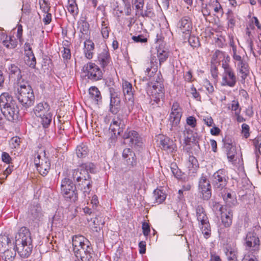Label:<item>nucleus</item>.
<instances>
[{
  "mask_svg": "<svg viewBox=\"0 0 261 261\" xmlns=\"http://www.w3.org/2000/svg\"><path fill=\"white\" fill-rule=\"evenodd\" d=\"M98 61L101 67L105 69L111 61V58L108 51L104 49L99 54L98 56Z\"/></svg>",
  "mask_w": 261,
  "mask_h": 261,
  "instance_id": "nucleus-27",
  "label": "nucleus"
},
{
  "mask_svg": "<svg viewBox=\"0 0 261 261\" xmlns=\"http://www.w3.org/2000/svg\"><path fill=\"white\" fill-rule=\"evenodd\" d=\"M122 157L128 166L132 167L136 165L135 154L130 149H124L122 153Z\"/></svg>",
  "mask_w": 261,
  "mask_h": 261,
  "instance_id": "nucleus-19",
  "label": "nucleus"
},
{
  "mask_svg": "<svg viewBox=\"0 0 261 261\" xmlns=\"http://www.w3.org/2000/svg\"><path fill=\"white\" fill-rule=\"evenodd\" d=\"M61 193L67 200L75 201L77 199V193L76 187L71 180L64 178L61 184Z\"/></svg>",
  "mask_w": 261,
  "mask_h": 261,
  "instance_id": "nucleus-6",
  "label": "nucleus"
},
{
  "mask_svg": "<svg viewBox=\"0 0 261 261\" xmlns=\"http://www.w3.org/2000/svg\"><path fill=\"white\" fill-rule=\"evenodd\" d=\"M93 225H94V230L96 232H98L101 229L100 225H103L105 222L102 221L101 220H98V218L96 217L93 221Z\"/></svg>",
  "mask_w": 261,
  "mask_h": 261,
  "instance_id": "nucleus-48",
  "label": "nucleus"
},
{
  "mask_svg": "<svg viewBox=\"0 0 261 261\" xmlns=\"http://www.w3.org/2000/svg\"><path fill=\"white\" fill-rule=\"evenodd\" d=\"M88 153V148L85 145L78 146L76 149V153L79 158H84Z\"/></svg>",
  "mask_w": 261,
  "mask_h": 261,
  "instance_id": "nucleus-42",
  "label": "nucleus"
},
{
  "mask_svg": "<svg viewBox=\"0 0 261 261\" xmlns=\"http://www.w3.org/2000/svg\"><path fill=\"white\" fill-rule=\"evenodd\" d=\"M15 247L19 255L23 258L28 257L31 253L33 245L31 233L25 227H21L15 236Z\"/></svg>",
  "mask_w": 261,
  "mask_h": 261,
  "instance_id": "nucleus-1",
  "label": "nucleus"
},
{
  "mask_svg": "<svg viewBox=\"0 0 261 261\" xmlns=\"http://www.w3.org/2000/svg\"><path fill=\"white\" fill-rule=\"evenodd\" d=\"M201 225H202L201 230L204 237L206 239L210 237L211 234V229L208 221L201 223Z\"/></svg>",
  "mask_w": 261,
  "mask_h": 261,
  "instance_id": "nucleus-40",
  "label": "nucleus"
},
{
  "mask_svg": "<svg viewBox=\"0 0 261 261\" xmlns=\"http://www.w3.org/2000/svg\"><path fill=\"white\" fill-rule=\"evenodd\" d=\"M188 42L193 47H198L200 46L199 38L195 36L190 35Z\"/></svg>",
  "mask_w": 261,
  "mask_h": 261,
  "instance_id": "nucleus-47",
  "label": "nucleus"
},
{
  "mask_svg": "<svg viewBox=\"0 0 261 261\" xmlns=\"http://www.w3.org/2000/svg\"><path fill=\"white\" fill-rule=\"evenodd\" d=\"M83 70L86 73L87 78L92 81H97L102 78V73L98 66L95 63H89L84 65Z\"/></svg>",
  "mask_w": 261,
  "mask_h": 261,
  "instance_id": "nucleus-10",
  "label": "nucleus"
},
{
  "mask_svg": "<svg viewBox=\"0 0 261 261\" xmlns=\"http://www.w3.org/2000/svg\"><path fill=\"white\" fill-rule=\"evenodd\" d=\"M68 125L69 123L68 122L60 124L58 126V133L62 135H63L64 134H66L65 132V127Z\"/></svg>",
  "mask_w": 261,
  "mask_h": 261,
  "instance_id": "nucleus-63",
  "label": "nucleus"
},
{
  "mask_svg": "<svg viewBox=\"0 0 261 261\" xmlns=\"http://www.w3.org/2000/svg\"><path fill=\"white\" fill-rule=\"evenodd\" d=\"M225 253L227 256L228 260L234 259L237 258V251L231 248H226Z\"/></svg>",
  "mask_w": 261,
  "mask_h": 261,
  "instance_id": "nucleus-45",
  "label": "nucleus"
},
{
  "mask_svg": "<svg viewBox=\"0 0 261 261\" xmlns=\"http://www.w3.org/2000/svg\"><path fill=\"white\" fill-rule=\"evenodd\" d=\"M132 39L135 42H140V43H144L146 42L147 41V39L145 38L142 35H140L137 36H133L132 37Z\"/></svg>",
  "mask_w": 261,
  "mask_h": 261,
  "instance_id": "nucleus-55",
  "label": "nucleus"
},
{
  "mask_svg": "<svg viewBox=\"0 0 261 261\" xmlns=\"http://www.w3.org/2000/svg\"><path fill=\"white\" fill-rule=\"evenodd\" d=\"M79 29L81 33L80 37L81 39H87L89 35V24L85 20H81L79 22Z\"/></svg>",
  "mask_w": 261,
  "mask_h": 261,
  "instance_id": "nucleus-25",
  "label": "nucleus"
},
{
  "mask_svg": "<svg viewBox=\"0 0 261 261\" xmlns=\"http://www.w3.org/2000/svg\"><path fill=\"white\" fill-rule=\"evenodd\" d=\"M63 50L61 51L62 56L64 59L69 60L71 58V53L69 48L63 47Z\"/></svg>",
  "mask_w": 261,
  "mask_h": 261,
  "instance_id": "nucleus-53",
  "label": "nucleus"
},
{
  "mask_svg": "<svg viewBox=\"0 0 261 261\" xmlns=\"http://www.w3.org/2000/svg\"><path fill=\"white\" fill-rule=\"evenodd\" d=\"M186 121L187 123L192 128H194L196 126V119L193 116L188 117Z\"/></svg>",
  "mask_w": 261,
  "mask_h": 261,
  "instance_id": "nucleus-59",
  "label": "nucleus"
},
{
  "mask_svg": "<svg viewBox=\"0 0 261 261\" xmlns=\"http://www.w3.org/2000/svg\"><path fill=\"white\" fill-rule=\"evenodd\" d=\"M7 71L10 80L14 82L15 86L27 82L22 78V71L18 64L11 63L8 65Z\"/></svg>",
  "mask_w": 261,
  "mask_h": 261,
  "instance_id": "nucleus-7",
  "label": "nucleus"
},
{
  "mask_svg": "<svg viewBox=\"0 0 261 261\" xmlns=\"http://www.w3.org/2000/svg\"><path fill=\"white\" fill-rule=\"evenodd\" d=\"M124 4L125 13L127 16H129L131 14L130 4L128 0H123Z\"/></svg>",
  "mask_w": 261,
  "mask_h": 261,
  "instance_id": "nucleus-58",
  "label": "nucleus"
},
{
  "mask_svg": "<svg viewBox=\"0 0 261 261\" xmlns=\"http://www.w3.org/2000/svg\"><path fill=\"white\" fill-rule=\"evenodd\" d=\"M34 112L38 118L50 112V108L47 102H41L35 107Z\"/></svg>",
  "mask_w": 261,
  "mask_h": 261,
  "instance_id": "nucleus-20",
  "label": "nucleus"
},
{
  "mask_svg": "<svg viewBox=\"0 0 261 261\" xmlns=\"http://www.w3.org/2000/svg\"><path fill=\"white\" fill-rule=\"evenodd\" d=\"M232 212L229 211L227 212L222 213L221 220L222 223L226 227H229L232 223Z\"/></svg>",
  "mask_w": 261,
  "mask_h": 261,
  "instance_id": "nucleus-33",
  "label": "nucleus"
},
{
  "mask_svg": "<svg viewBox=\"0 0 261 261\" xmlns=\"http://www.w3.org/2000/svg\"><path fill=\"white\" fill-rule=\"evenodd\" d=\"M24 51L26 54L29 59L31 58V63H29L30 67L34 68L36 65V59L33 53L32 48L30 43H25L24 44Z\"/></svg>",
  "mask_w": 261,
  "mask_h": 261,
  "instance_id": "nucleus-29",
  "label": "nucleus"
},
{
  "mask_svg": "<svg viewBox=\"0 0 261 261\" xmlns=\"http://www.w3.org/2000/svg\"><path fill=\"white\" fill-rule=\"evenodd\" d=\"M245 244L248 249L258 251L259 249L260 241L255 232H249L246 235Z\"/></svg>",
  "mask_w": 261,
  "mask_h": 261,
  "instance_id": "nucleus-16",
  "label": "nucleus"
},
{
  "mask_svg": "<svg viewBox=\"0 0 261 261\" xmlns=\"http://www.w3.org/2000/svg\"><path fill=\"white\" fill-rule=\"evenodd\" d=\"M120 98L115 93L111 94V100L110 104V110L114 114H117L120 108Z\"/></svg>",
  "mask_w": 261,
  "mask_h": 261,
  "instance_id": "nucleus-23",
  "label": "nucleus"
},
{
  "mask_svg": "<svg viewBox=\"0 0 261 261\" xmlns=\"http://www.w3.org/2000/svg\"><path fill=\"white\" fill-rule=\"evenodd\" d=\"M242 133L245 138H247L249 136V126L248 124L244 123L242 125Z\"/></svg>",
  "mask_w": 261,
  "mask_h": 261,
  "instance_id": "nucleus-57",
  "label": "nucleus"
},
{
  "mask_svg": "<svg viewBox=\"0 0 261 261\" xmlns=\"http://www.w3.org/2000/svg\"><path fill=\"white\" fill-rule=\"evenodd\" d=\"M178 26L182 33L189 34L192 29V23L189 17L185 16L179 20Z\"/></svg>",
  "mask_w": 261,
  "mask_h": 261,
  "instance_id": "nucleus-21",
  "label": "nucleus"
},
{
  "mask_svg": "<svg viewBox=\"0 0 261 261\" xmlns=\"http://www.w3.org/2000/svg\"><path fill=\"white\" fill-rule=\"evenodd\" d=\"M122 90L125 100L127 103L129 110L133 109L134 105L135 90L132 84L127 81L122 82Z\"/></svg>",
  "mask_w": 261,
  "mask_h": 261,
  "instance_id": "nucleus-12",
  "label": "nucleus"
},
{
  "mask_svg": "<svg viewBox=\"0 0 261 261\" xmlns=\"http://www.w3.org/2000/svg\"><path fill=\"white\" fill-rule=\"evenodd\" d=\"M28 222L34 227H38L39 222L43 219V214L40 206L33 204L30 206L28 213Z\"/></svg>",
  "mask_w": 261,
  "mask_h": 261,
  "instance_id": "nucleus-8",
  "label": "nucleus"
},
{
  "mask_svg": "<svg viewBox=\"0 0 261 261\" xmlns=\"http://www.w3.org/2000/svg\"><path fill=\"white\" fill-rule=\"evenodd\" d=\"M3 44L7 48L13 49L17 45V41L14 36H10L9 39L4 40Z\"/></svg>",
  "mask_w": 261,
  "mask_h": 261,
  "instance_id": "nucleus-38",
  "label": "nucleus"
},
{
  "mask_svg": "<svg viewBox=\"0 0 261 261\" xmlns=\"http://www.w3.org/2000/svg\"><path fill=\"white\" fill-rule=\"evenodd\" d=\"M122 137L124 140V143L131 146L140 147L142 144L138 133L135 130H127L124 132Z\"/></svg>",
  "mask_w": 261,
  "mask_h": 261,
  "instance_id": "nucleus-14",
  "label": "nucleus"
},
{
  "mask_svg": "<svg viewBox=\"0 0 261 261\" xmlns=\"http://www.w3.org/2000/svg\"><path fill=\"white\" fill-rule=\"evenodd\" d=\"M170 168L173 175L178 179L181 178L182 172L178 168L177 165L175 163H172L171 164Z\"/></svg>",
  "mask_w": 261,
  "mask_h": 261,
  "instance_id": "nucleus-43",
  "label": "nucleus"
},
{
  "mask_svg": "<svg viewBox=\"0 0 261 261\" xmlns=\"http://www.w3.org/2000/svg\"><path fill=\"white\" fill-rule=\"evenodd\" d=\"M218 58L220 59L226 58V60L224 61H222V67L224 69L222 85L223 86H228L231 87H234L237 83V77L232 68L227 63V61H228L229 59V56L227 55L226 57L224 53L217 50L213 55V59L215 60Z\"/></svg>",
  "mask_w": 261,
  "mask_h": 261,
  "instance_id": "nucleus-4",
  "label": "nucleus"
},
{
  "mask_svg": "<svg viewBox=\"0 0 261 261\" xmlns=\"http://www.w3.org/2000/svg\"><path fill=\"white\" fill-rule=\"evenodd\" d=\"M215 188L219 190H222L227 185L228 177L227 176V172L222 169L218 170L213 175Z\"/></svg>",
  "mask_w": 261,
  "mask_h": 261,
  "instance_id": "nucleus-13",
  "label": "nucleus"
},
{
  "mask_svg": "<svg viewBox=\"0 0 261 261\" xmlns=\"http://www.w3.org/2000/svg\"><path fill=\"white\" fill-rule=\"evenodd\" d=\"M84 42V54L88 59H91L93 57V50L94 48V44L92 41L88 39H85Z\"/></svg>",
  "mask_w": 261,
  "mask_h": 261,
  "instance_id": "nucleus-28",
  "label": "nucleus"
},
{
  "mask_svg": "<svg viewBox=\"0 0 261 261\" xmlns=\"http://www.w3.org/2000/svg\"><path fill=\"white\" fill-rule=\"evenodd\" d=\"M40 9L45 13H48L49 12V11L50 10V8L48 3L45 0H43L42 3L40 2Z\"/></svg>",
  "mask_w": 261,
  "mask_h": 261,
  "instance_id": "nucleus-52",
  "label": "nucleus"
},
{
  "mask_svg": "<svg viewBox=\"0 0 261 261\" xmlns=\"http://www.w3.org/2000/svg\"><path fill=\"white\" fill-rule=\"evenodd\" d=\"M159 142L161 148L167 151L168 153L173 152L176 147L172 140L163 135L159 137Z\"/></svg>",
  "mask_w": 261,
  "mask_h": 261,
  "instance_id": "nucleus-18",
  "label": "nucleus"
},
{
  "mask_svg": "<svg viewBox=\"0 0 261 261\" xmlns=\"http://www.w3.org/2000/svg\"><path fill=\"white\" fill-rule=\"evenodd\" d=\"M223 142L224 144V147L226 149V151L230 150L232 147V141L229 138L225 137L223 139Z\"/></svg>",
  "mask_w": 261,
  "mask_h": 261,
  "instance_id": "nucleus-51",
  "label": "nucleus"
},
{
  "mask_svg": "<svg viewBox=\"0 0 261 261\" xmlns=\"http://www.w3.org/2000/svg\"><path fill=\"white\" fill-rule=\"evenodd\" d=\"M72 246L73 252L77 251L85 245V243L87 244L89 241L82 235H75L72 237Z\"/></svg>",
  "mask_w": 261,
  "mask_h": 261,
  "instance_id": "nucleus-22",
  "label": "nucleus"
},
{
  "mask_svg": "<svg viewBox=\"0 0 261 261\" xmlns=\"http://www.w3.org/2000/svg\"><path fill=\"white\" fill-rule=\"evenodd\" d=\"M101 34L104 38H107L109 37V32L108 27L105 21L102 22Z\"/></svg>",
  "mask_w": 261,
  "mask_h": 261,
  "instance_id": "nucleus-54",
  "label": "nucleus"
},
{
  "mask_svg": "<svg viewBox=\"0 0 261 261\" xmlns=\"http://www.w3.org/2000/svg\"><path fill=\"white\" fill-rule=\"evenodd\" d=\"M199 190L201 193L203 200H208L212 196L211 186L209 180L204 176H202L199 181Z\"/></svg>",
  "mask_w": 261,
  "mask_h": 261,
  "instance_id": "nucleus-15",
  "label": "nucleus"
},
{
  "mask_svg": "<svg viewBox=\"0 0 261 261\" xmlns=\"http://www.w3.org/2000/svg\"><path fill=\"white\" fill-rule=\"evenodd\" d=\"M227 19L228 20V25L230 28H232L236 24V20L232 11L231 10H229L227 13Z\"/></svg>",
  "mask_w": 261,
  "mask_h": 261,
  "instance_id": "nucleus-46",
  "label": "nucleus"
},
{
  "mask_svg": "<svg viewBox=\"0 0 261 261\" xmlns=\"http://www.w3.org/2000/svg\"><path fill=\"white\" fill-rule=\"evenodd\" d=\"M68 4L67 6L68 12L73 16L77 15L78 13V8L75 0H68Z\"/></svg>",
  "mask_w": 261,
  "mask_h": 261,
  "instance_id": "nucleus-39",
  "label": "nucleus"
},
{
  "mask_svg": "<svg viewBox=\"0 0 261 261\" xmlns=\"http://www.w3.org/2000/svg\"><path fill=\"white\" fill-rule=\"evenodd\" d=\"M204 86L205 87L206 90L210 93H212L214 91V88L212 84L209 81L205 80L204 83Z\"/></svg>",
  "mask_w": 261,
  "mask_h": 261,
  "instance_id": "nucleus-61",
  "label": "nucleus"
},
{
  "mask_svg": "<svg viewBox=\"0 0 261 261\" xmlns=\"http://www.w3.org/2000/svg\"><path fill=\"white\" fill-rule=\"evenodd\" d=\"M124 126V122L120 119L117 118L114 119L110 125V129L113 132L114 135L117 134L120 135L123 132Z\"/></svg>",
  "mask_w": 261,
  "mask_h": 261,
  "instance_id": "nucleus-24",
  "label": "nucleus"
},
{
  "mask_svg": "<svg viewBox=\"0 0 261 261\" xmlns=\"http://www.w3.org/2000/svg\"><path fill=\"white\" fill-rule=\"evenodd\" d=\"M153 197L154 199V203L160 204L166 199V195L163 191L155 189L153 192Z\"/></svg>",
  "mask_w": 261,
  "mask_h": 261,
  "instance_id": "nucleus-36",
  "label": "nucleus"
},
{
  "mask_svg": "<svg viewBox=\"0 0 261 261\" xmlns=\"http://www.w3.org/2000/svg\"><path fill=\"white\" fill-rule=\"evenodd\" d=\"M164 86L162 81L156 80V83L152 85L151 89V100L158 103L164 96Z\"/></svg>",
  "mask_w": 261,
  "mask_h": 261,
  "instance_id": "nucleus-17",
  "label": "nucleus"
},
{
  "mask_svg": "<svg viewBox=\"0 0 261 261\" xmlns=\"http://www.w3.org/2000/svg\"><path fill=\"white\" fill-rule=\"evenodd\" d=\"M254 143L256 148H258L259 153L261 154V136L257 137Z\"/></svg>",
  "mask_w": 261,
  "mask_h": 261,
  "instance_id": "nucleus-64",
  "label": "nucleus"
},
{
  "mask_svg": "<svg viewBox=\"0 0 261 261\" xmlns=\"http://www.w3.org/2000/svg\"><path fill=\"white\" fill-rule=\"evenodd\" d=\"M75 256L78 260L76 261H94L93 259V254H89V253L84 252L83 251H75L74 252Z\"/></svg>",
  "mask_w": 261,
  "mask_h": 261,
  "instance_id": "nucleus-30",
  "label": "nucleus"
},
{
  "mask_svg": "<svg viewBox=\"0 0 261 261\" xmlns=\"http://www.w3.org/2000/svg\"><path fill=\"white\" fill-rule=\"evenodd\" d=\"M182 116L181 109L177 102H174L170 114L169 121L171 131L178 129V125L179 124Z\"/></svg>",
  "mask_w": 261,
  "mask_h": 261,
  "instance_id": "nucleus-11",
  "label": "nucleus"
},
{
  "mask_svg": "<svg viewBox=\"0 0 261 261\" xmlns=\"http://www.w3.org/2000/svg\"><path fill=\"white\" fill-rule=\"evenodd\" d=\"M223 199L226 201L227 204L231 206V205H235L237 202L235 198L232 196L230 193H227L223 195Z\"/></svg>",
  "mask_w": 261,
  "mask_h": 261,
  "instance_id": "nucleus-44",
  "label": "nucleus"
},
{
  "mask_svg": "<svg viewBox=\"0 0 261 261\" xmlns=\"http://www.w3.org/2000/svg\"><path fill=\"white\" fill-rule=\"evenodd\" d=\"M188 167L190 171L196 170L198 168V163L197 159L193 156H190L188 162Z\"/></svg>",
  "mask_w": 261,
  "mask_h": 261,
  "instance_id": "nucleus-41",
  "label": "nucleus"
},
{
  "mask_svg": "<svg viewBox=\"0 0 261 261\" xmlns=\"http://www.w3.org/2000/svg\"><path fill=\"white\" fill-rule=\"evenodd\" d=\"M89 93L91 98L98 103L101 100V96L98 89L96 87H91L89 89Z\"/></svg>",
  "mask_w": 261,
  "mask_h": 261,
  "instance_id": "nucleus-37",
  "label": "nucleus"
},
{
  "mask_svg": "<svg viewBox=\"0 0 261 261\" xmlns=\"http://www.w3.org/2000/svg\"><path fill=\"white\" fill-rule=\"evenodd\" d=\"M1 252L2 253V258L6 261H12L16 254V250L13 245L4 249L3 251Z\"/></svg>",
  "mask_w": 261,
  "mask_h": 261,
  "instance_id": "nucleus-26",
  "label": "nucleus"
},
{
  "mask_svg": "<svg viewBox=\"0 0 261 261\" xmlns=\"http://www.w3.org/2000/svg\"><path fill=\"white\" fill-rule=\"evenodd\" d=\"M196 215L197 220L201 223L208 221V218L206 216L203 207L201 205H198L196 208Z\"/></svg>",
  "mask_w": 261,
  "mask_h": 261,
  "instance_id": "nucleus-32",
  "label": "nucleus"
},
{
  "mask_svg": "<svg viewBox=\"0 0 261 261\" xmlns=\"http://www.w3.org/2000/svg\"><path fill=\"white\" fill-rule=\"evenodd\" d=\"M20 138L17 137H13L11 139V144L12 148H16L19 145Z\"/></svg>",
  "mask_w": 261,
  "mask_h": 261,
  "instance_id": "nucleus-62",
  "label": "nucleus"
},
{
  "mask_svg": "<svg viewBox=\"0 0 261 261\" xmlns=\"http://www.w3.org/2000/svg\"><path fill=\"white\" fill-rule=\"evenodd\" d=\"M82 170L84 171L82 176H79L78 170H74L72 173L73 178L76 179V181L79 182L77 187L80 190L92 184V182L90 180L91 176L89 173H94L96 167L95 165L92 163H86L82 164ZM80 174L81 173H80Z\"/></svg>",
  "mask_w": 261,
  "mask_h": 261,
  "instance_id": "nucleus-5",
  "label": "nucleus"
},
{
  "mask_svg": "<svg viewBox=\"0 0 261 261\" xmlns=\"http://www.w3.org/2000/svg\"><path fill=\"white\" fill-rule=\"evenodd\" d=\"M15 88H17L15 96L22 108L27 109L31 107L34 102L35 96L33 90L28 82L15 85Z\"/></svg>",
  "mask_w": 261,
  "mask_h": 261,
  "instance_id": "nucleus-3",
  "label": "nucleus"
},
{
  "mask_svg": "<svg viewBox=\"0 0 261 261\" xmlns=\"http://www.w3.org/2000/svg\"><path fill=\"white\" fill-rule=\"evenodd\" d=\"M157 55L159 61L160 66L165 62L169 57V51L167 49H162L159 47L157 50Z\"/></svg>",
  "mask_w": 261,
  "mask_h": 261,
  "instance_id": "nucleus-34",
  "label": "nucleus"
},
{
  "mask_svg": "<svg viewBox=\"0 0 261 261\" xmlns=\"http://www.w3.org/2000/svg\"><path fill=\"white\" fill-rule=\"evenodd\" d=\"M92 184L89 186H87V187H84L80 189L84 195V198H86L87 197L90 198L89 196L90 191H91Z\"/></svg>",
  "mask_w": 261,
  "mask_h": 261,
  "instance_id": "nucleus-60",
  "label": "nucleus"
},
{
  "mask_svg": "<svg viewBox=\"0 0 261 261\" xmlns=\"http://www.w3.org/2000/svg\"><path fill=\"white\" fill-rule=\"evenodd\" d=\"M80 251H83L84 252L89 253V254H93L94 251L93 250L91 244L89 242L87 244L85 243V245L79 249Z\"/></svg>",
  "mask_w": 261,
  "mask_h": 261,
  "instance_id": "nucleus-49",
  "label": "nucleus"
},
{
  "mask_svg": "<svg viewBox=\"0 0 261 261\" xmlns=\"http://www.w3.org/2000/svg\"><path fill=\"white\" fill-rule=\"evenodd\" d=\"M231 107V110L235 112V114H238V113H241V108L240 107L238 101L235 100H232Z\"/></svg>",
  "mask_w": 261,
  "mask_h": 261,
  "instance_id": "nucleus-50",
  "label": "nucleus"
},
{
  "mask_svg": "<svg viewBox=\"0 0 261 261\" xmlns=\"http://www.w3.org/2000/svg\"><path fill=\"white\" fill-rule=\"evenodd\" d=\"M11 240L7 236H0V252H3L4 249L10 246H13Z\"/></svg>",
  "mask_w": 261,
  "mask_h": 261,
  "instance_id": "nucleus-35",
  "label": "nucleus"
},
{
  "mask_svg": "<svg viewBox=\"0 0 261 261\" xmlns=\"http://www.w3.org/2000/svg\"><path fill=\"white\" fill-rule=\"evenodd\" d=\"M38 121L42 125L43 128L46 129L47 128L50 124L52 120V114L51 112H49L43 115V116L38 117Z\"/></svg>",
  "mask_w": 261,
  "mask_h": 261,
  "instance_id": "nucleus-31",
  "label": "nucleus"
},
{
  "mask_svg": "<svg viewBox=\"0 0 261 261\" xmlns=\"http://www.w3.org/2000/svg\"><path fill=\"white\" fill-rule=\"evenodd\" d=\"M34 163L41 175L45 176L47 174L50 168V163L49 160L45 156L44 152L42 155L37 154L35 158Z\"/></svg>",
  "mask_w": 261,
  "mask_h": 261,
  "instance_id": "nucleus-9",
  "label": "nucleus"
},
{
  "mask_svg": "<svg viewBox=\"0 0 261 261\" xmlns=\"http://www.w3.org/2000/svg\"><path fill=\"white\" fill-rule=\"evenodd\" d=\"M0 108L8 120L12 121L17 118L19 108L17 102L8 93H3L0 95Z\"/></svg>",
  "mask_w": 261,
  "mask_h": 261,
  "instance_id": "nucleus-2",
  "label": "nucleus"
},
{
  "mask_svg": "<svg viewBox=\"0 0 261 261\" xmlns=\"http://www.w3.org/2000/svg\"><path fill=\"white\" fill-rule=\"evenodd\" d=\"M142 227L143 234L146 237L148 236L150 231V226L149 224L146 222H143L142 223Z\"/></svg>",
  "mask_w": 261,
  "mask_h": 261,
  "instance_id": "nucleus-56",
  "label": "nucleus"
}]
</instances>
